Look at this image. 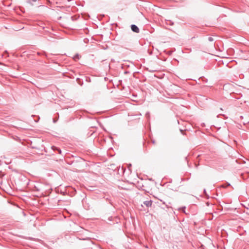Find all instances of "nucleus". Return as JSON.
Wrapping results in <instances>:
<instances>
[{
    "label": "nucleus",
    "instance_id": "6e6552de",
    "mask_svg": "<svg viewBox=\"0 0 249 249\" xmlns=\"http://www.w3.org/2000/svg\"><path fill=\"white\" fill-rule=\"evenodd\" d=\"M230 186H231L230 183L228 182H226L225 183H224L223 184L221 185V187H223V188H226L227 187Z\"/></svg>",
    "mask_w": 249,
    "mask_h": 249
},
{
    "label": "nucleus",
    "instance_id": "ddd939ff",
    "mask_svg": "<svg viewBox=\"0 0 249 249\" xmlns=\"http://www.w3.org/2000/svg\"><path fill=\"white\" fill-rule=\"evenodd\" d=\"M4 176V174H3L1 171H0V178H2Z\"/></svg>",
    "mask_w": 249,
    "mask_h": 249
},
{
    "label": "nucleus",
    "instance_id": "f03ea898",
    "mask_svg": "<svg viewBox=\"0 0 249 249\" xmlns=\"http://www.w3.org/2000/svg\"><path fill=\"white\" fill-rule=\"evenodd\" d=\"M116 168L118 169V174H123L124 172V168L122 166L120 168V166H117Z\"/></svg>",
    "mask_w": 249,
    "mask_h": 249
},
{
    "label": "nucleus",
    "instance_id": "dca6fc26",
    "mask_svg": "<svg viewBox=\"0 0 249 249\" xmlns=\"http://www.w3.org/2000/svg\"><path fill=\"white\" fill-rule=\"evenodd\" d=\"M209 40H210V41H212V40H213V38H212V37H209Z\"/></svg>",
    "mask_w": 249,
    "mask_h": 249
},
{
    "label": "nucleus",
    "instance_id": "1a4fd4ad",
    "mask_svg": "<svg viewBox=\"0 0 249 249\" xmlns=\"http://www.w3.org/2000/svg\"><path fill=\"white\" fill-rule=\"evenodd\" d=\"M203 193L204 194V195L207 198H209V196L207 194V192H206V190L205 189H204L203 190Z\"/></svg>",
    "mask_w": 249,
    "mask_h": 249
},
{
    "label": "nucleus",
    "instance_id": "f257e3e1",
    "mask_svg": "<svg viewBox=\"0 0 249 249\" xmlns=\"http://www.w3.org/2000/svg\"><path fill=\"white\" fill-rule=\"evenodd\" d=\"M39 164L44 165L50 164L49 159L47 157H42L37 160Z\"/></svg>",
    "mask_w": 249,
    "mask_h": 249
},
{
    "label": "nucleus",
    "instance_id": "9d476101",
    "mask_svg": "<svg viewBox=\"0 0 249 249\" xmlns=\"http://www.w3.org/2000/svg\"><path fill=\"white\" fill-rule=\"evenodd\" d=\"M186 207L184 206V207H183L182 208H179V211H182V212H183L184 213H185V209Z\"/></svg>",
    "mask_w": 249,
    "mask_h": 249
},
{
    "label": "nucleus",
    "instance_id": "a211bd4d",
    "mask_svg": "<svg viewBox=\"0 0 249 249\" xmlns=\"http://www.w3.org/2000/svg\"><path fill=\"white\" fill-rule=\"evenodd\" d=\"M112 168H114V166H112ZM116 169L117 168H115V169H113V168H112V170H113L114 171H116Z\"/></svg>",
    "mask_w": 249,
    "mask_h": 249
},
{
    "label": "nucleus",
    "instance_id": "4468645a",
    "mask_svg": "<svg viewBox=\"0 0 249 249\" xmlns=\"http://www.w3.org/2000/svg\"><path fill=\"white\" fill-rule=\"evenodd\" d=\"M189 179V178H187V179H185V178H181V180L182 181H184V180H188Z\"/></svg>",
    "mask_w": 249,
    "mask_h": 249
},
{
    "label": "nucleus",
    "instance_id": "0eeeda50",
    "mask_svg": "<svg viewBox=\"0 0 249 249\" xmlns=\"http://www.w3.org/2000/svg\"><path fill=\"white\" fill-rule=\"evenodd\" d=\"M236 162L237 163L240 164H244L246 163V161L245 160L241 159L236 160Z\"/></svg>",
    "mask_w": 249,
    "mask_h": 249
},
{
    "label": "nucleus",
    "instance_id": "f3484780",
    "mask_svg": "<svg viewBox=\"0 0 249 249\" xmlns=\"http://www.w3.org/2000/svg\"><path fill=\"white\" fill-rule=\"evenodd\" d=\"M59 154H61V150H59Z\"/></svg>",
    "mask_w": 249,
    "mask_h": 249
},
{
    "label": "nucleus",
    "instance_id": "20e7f679",
    "mask_svg": "<svg viewBox=\"0 0 249 249\" xmlns=\"http://www.w3.org/2000/svg\"><path fill=\"white\" fill-rule=\"evenodd\" d=\"M241 176L243 179H246L249 178V172H247L245 173H242Z\"/></svg>",
    "mask_w": 249,
    "mask_h": 249
},
{
    "label": "nucleus",
    "instance_id": "423d86ee",
    "mask_svg": "<svg viewBox=\"0 0 249 249\" xmlns=\"http://www.w3.org/2000/svg\"><path fill=\"white\" fill-rule=\"evenodd\" d=\"M76 157L78 158V160H77V161L81 163V164H84L85 163V160L82 158L81 157Z\"/></svg>",
    "mask_w": 249,
    "mask_h": 249
},
{
    "label": "nucleus",
    "instance_id": "4be33fe9",
    "mask_svg": "<svg viewBox=\"0 0 249 249\" xmlns=\"http://www.w3.org/2000/svg\"><path fill=\"white\" fill-rule=\"evenodd\" d=\"M129 166H131V164H129Z\"/></svg>",
    "mask_w": 249,
    "mask_h": 249
},
{
    "label": "nucleus",
    "instance_id": "2eb2a0df",
    "mask_svg": "<svg viewBox=\"0 0 249 249\" xmlns=\"http://www.w3.org/2000/svg\"><path fill=\"white\" fill-rule=\"evenodd\" d=\"M111 219H112V217H109L108 219V220L111 221Z\"/></svg>",
    "mask_w": 249,
    "mask_h": 249
},
{
    "label": "nucleus",
    "instance_id": "9b49d317",
    "mask_svg": "<svg viewBox=\"0 0 249 249\" xmlns=\"http://www.w3.org/2000/svg\"><path fill=\"white\" fill-rule=\"evenodd\" d=\"M79 59V55H76L75 56H74V60H76V59Z\"/></svg>",
    "mask_w": 249,
    "mask_h": 249
},
{
    "label": "nucleus",
    "instance_id": "f8f14e48",
    "mask_svg": "<svg viewBox=\"0 0 249 249\" xmlns=\"http://www.w3.org/2000/svg\"><path fill=\"white\" fill-rule=\"evenodd\" d=\"M187 157H185V160H186V161H187V162L188 165L189 167H190V166H191V165H190V164H189V161H188V159H187Z\"/></svg>",
    "mask_w": 249,
    "mask_h": 249
},
{
    "label": "nucleus",
    "instance_id": "aec40b11",
    "mask_svg": "<svg viewBox=\"0 0 249 249\" xmlns=\"http://www.w3.org/2000/svg\"><path fill=\"white\" fill-rule=\"evenodd\" d=\"M73 191H74V192H76V190H75L74 189H73Z\"/></svg>",
    "mask_w": 249,
    "mask_h": 249
},
{
    "label": "nucleus",
    "instance_id": "412c9836",
    "mask_svg": "<svg viewBox=\"0 0 249 249\" xmlns=\"http://www.w3.org/2000/svg\"><path fill=\"white\" fill-rule=\"evenodd\" d=\"M114 166V165H110V166H111V167H112V166Z\"/></svg>",
    "mask_w": 249,
    "mask_h": 249
},
{
    "label": "nucleus",
    "instance_id": "6ab92c4d",
    "mask_svg": "<svg viewBox=\"0 0 249 249\" xmlns=\"http://www.w3.org/2000/svg\"><path fill=\"white\" fill-rule=\"evenodd\" d=\"M32 0L33 1L35 2V1H36L37 0Z\"/></svg>",
    "mask_w": 249,
    "mask_h": 249
},
{
    "label": "nucleus",
    "instance_id": "39448f33",
    "mask_svg": "<svg viewBox=\"0 0 249 249\" xmlns=\"http://www.w3.org/2000/svg\"><path fill=\"white\" fill-rule=\"evenodd\" d=\"M153 201L152 200H147L143 202V204L147 207H151Z\"/></svg>",
    "mask_w": 249,
    "mask_h": 249
},
{
    "label": "nucleus",
    "instance_id": "7ed1b4c3",
    "mask_svg": "<svg viewBox=\"0 0 249 249\" xmlns=\"http://www.w3.org/2000/svg\"><path fill=\"white\" fill-rule=\"evenodd\" d=\"M131 30L135 33H139V29L138 28V27L135 25H132L131 26Z\"/></svg>",
    "mask_w": 249,
    "mask_h": 249
}]
</instances>
